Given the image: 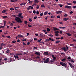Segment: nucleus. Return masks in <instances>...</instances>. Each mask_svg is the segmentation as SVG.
<instances>
[{"instance_id": "f257e3e1", "label": "nucleus", "mask_w": 76, "mask_h": 76, "mask_svg": "<svg viewBox=\"0 0 76 76\" xmlns=\"http://www.w3.org/2000/svg\"><path fill=\"white\" fill-rule=\"evenodd\" d=\"M15 20L18 23H22V21L21 20V19L19 17H16L15 18Z\"/></svg>"}, {"instance_id": "f03ea898", "label": "nucleus", "mask_w": 76, "mask_h": 76, "mask_svg": "<svg viewBox=\"0 0 76 76\" xmlns=\"http://www.w3.org/2000/svg\"><path fill=\"white\" fill-rule=\"evenodd\" d=\"M52 57L53 58V62H54L56 60V57L54 55H52Z\"/></svg>"}, {"instance_id": "7ed1b4c3", "label": "nucleus", "mask_w": 76, "mask_h": 76, "mask_svg": "<svg viewBox=\"0 0 76 76\" xmlns=\"http://www.w3.org/2000/svg\"><path fill=\"white\" fill-rule=\"evenodd\" d=\"M50 60V59L48 58H47L46 60L44 61V63H49V61Z\"/></svg>"}, {"instance_id": "20e7f679", "label": "nucleus", "mask_w": 76, "mask_h": 76, "mask_svg": "<svg viewBox=\"0 0 76 76\" xmlns=\"http://www.w3.org/2000/svg\"><path fill=\"white\" fill-rule=\"evenodd\" d=\"M60 64L61 66H64V67H66V64L64 63L61 62H60Z\"/></svg>"}, {"instance_id": "39448f33", "label": "nucleus", "mask_w": 76, "mask_h": 76, "mask_svg": "<svg viewBox=\"0 0 76 76\" xmlns=\"http://www.w3.org/2000/svg\"><path fill=\"white\" fill-rule=\"evenodd\" d=\"M35 54H36V55H37V56H40V53L38 52H36L35 53Z\"/></svg>"}, {"instance_id": "423d86ee", "label": "nucleus", "mask_w": 76, "mask_h": 76, "mask_svg": "<svg viewBox=\"0 0 76 76\" xmlns=\"http://www.w3.org/2000/svg\"><path fill=\"white\" fill-rule=\"evenodd\" d=\"M62 12V11H58L56 12V14H61Z\"/></svg>"}, {"instance_id": "0eeeda50", "label": "nucleus", "mask_w": 76, "mask_h": 76, "mask_svg": "<svg viewBox=\"0 0 76 76\" xmlns=\"http://www.w3.org/2000/svg\"><path fill=\"white\" fill-rule=\"evenodd\" d=\"M68 64L71 68H73V67H74V66H73L71 63L68 62Z\"/></svg>"}, {"instance_id": "6e6552de", "label": "nucleus", "mask_w": 76, "mask_h": 76, "mask_svg": "<svg viewBox=\"0 0 76 76\" xmlns=\"http://www.w3.org/2000/svg\"><path fill=\"white\" fill-rule=\"evenodd\" d=\"M65 8H67V9H71L72 7H71V6L66 5L65 7Z\"/></svg>"}, {"instance_id": "1a4fd4ad", "label": "nucleus", "mask_w": 76, "mask_h": 76, "mask_svg": "<svg viewBox=\"0 0 76 76\" xmlns=\"http://www.w3.org/2000/svg\"><path fill=\"white\" fill-rule=\"evenodd\" d=\"M62 49L65 52L67 50V49L66 47L62 48Z\"/></svg>"}, {"instance_id": "9d476101", "label": "nucleus", "mask_w": 76, "mask_h": 76, "mask_svg": "<svg viewBox=\"0 0 76 76\" xmlns=\"http://www.w3.org/2000/svg\"><path fill=\"white\" fill-rule=\"evenodd\" d=\"M69 19L68 18H64L63 19L64 21H67V20H69Z\"/></svg>"}, {"instance_id": "9b49d317", "label": "nucleus", "mask_w": 76, "mask_h": 76, "mask_svg": "<svg viewBox=\"0 0 76 76\" xmlns=\"http://www.w3.org/2000/svg\"><path fill=\"white\" fill-rule=\"evenodd\" d=\"M18 38H21L22 37H23V36L21 34H19L18 35Z\"/></svg>"}, {"instance_id": "f8f14e48", "label": "nucleus", "mask_w": 76, "mask_h": 76, "mask_svg": "<svg viewBox=\"0 0 76 76\" xmlns=\"http://www.w3.org/2000/svg\"><path fill=\"white\" fill-rule=\"evenodd\" d=\"M53 59H51V60H50V61L49 62V64H53Z\"/></svg>"}, {"instance_id": "ddd939ff", "label": "nucleus", "mask_w": 76, "mask_h": 76, "mask_svg": "<svg viewBox=\"0 0 76 76\" xmlns=\"http://www.w3.org/2000/svg\"><path fill=\"white\" fill-rule=\"evenodd\" d=\"M22 15V12H20L18 15V17H21Z\"/></svg>"}, {"instance_id": "4468645a", "label": "nucleus", "mask_w": 76, "mask_h": 76, "mask_svg": "<svg viewBox=\"0 0 76 76\" xmlns=\"http://www.w3.org/2000/svg\"><path fill=\"white\" fill-rule=\"evenodd\" d=\"M44 54L46 56H47L48 54V53L47 52H45L44 53Z\"/></svg>"}, {"instance_id": "2eb2a0df", "label": "nucleus", "mask_w": 76, "mask_h": 76, "mask_svg": "<svg viewBox=\"0 0 76 76\" xmlns=\"http://www.w3.org/2000/svg\"><path fill=\"white\" fill-rule=\"evenodd\" d=\"M22 54H23L22 53H17L16 54L15 56H21Z\"/></svg>"}, {"instance_id": "dca6fc26", "label": "nucleus", "mask_w": 76, "mask_h": 76, "mask_svg": "<svg viewBox=\"0 0 76 76\" xmlns=\"http://www.w3.org/2000/svg\"><path fill=\"white\" fill-rule=\"evenodd\" d=\"M40 37H41V38H43L44 37H45V36L43 35L42 34H41L39 35Z\"/></svg>"}, {"instance_id": "f3484780", "label": "nucleus", "mask_w": 76, "mask_h": 76, "mask_svg": "<svg viewBox=\"0 0 76 76\" xmlns=\"http://www.w3.org/2000/svg\"><path fill=\"white\" fill-rule=\"evenodd\" d=\"M14 57L15 58H17L18 60H19V56H14Z\"/></svg>"}, {"instance_id": "a211bd4d", "label": "nucleus", "mask_w": 76, "mask_h": 76, "mask_svg": "<svg viewBox=\"0 0 76 76\" xmlns=\"http://www.w3.org/2000/svg\"><path fill=\"white\" fill-rule=\"evenodd\" d=\"M20 4V5H21V6H23V5H25L26 4V3H23L21 4Z\"/></svg>"}, {"instance_id": "6ab92c4d", "label": "nucleus", "mask_w": 76, "mask_h": 76, "mask_svg": "<svg viewBox=\"0 0 76 76\" xmlns=\"http://www.w3.org/2000/svg\"><path fill=\"white\" fill-rule=\"evenodd\" d=\"M59 29L58 28H53V30L54 31H57V30H58Z\"/></svg>"}, {"instance_id": "aec40b11", "label": "nucleus", "mask_w": 76, "mask_h": 76, "mask_svg": "<svg viewBox=\"0 0 76 76\" xmlns=\"http://www.w3.org/2000/svg\"><path fill=\"white\" fill-rule=\"evenodd\" d=\"M31 6H29L28 7V8H27V10H28L31 9Z\"/></svg>"}, {"instance_id": "412c9836", "label": "nucleus", "mask_w": 76, "mask_h": 76, "mask_svg": "<svg viewBox=\"0 0 76 76\" xmlns=\"http://www.w3.org/2000/svg\"><path fill=\"white\" fill-rule=\"evenodd\" d=\"M48 13V11L45 12V13H44V15L45 16V15H47Z\"/></svg>"}, {"instance_id": "4be33fe9", "label": "nucleus", "mask_w": 76, "mask_h": 76, "mask_svg": "<svg viewBox=\"0 0 76 76\" xmlns=\"http://www.w3.org/2000/svg\"><path fill=\"white\" fill-rule=\"evenodd\" d=\"M7 53H10V50L9 49H7L6 51Z\"/></svg>"}, {"instance_id": "5701e85b", "label": "nucleus", "mask_w": 76, "mask_h": 76, "mask_svg": "<svg viewBox=\"0 0 76 76\" xmlns=\"http://www.w3.org/2000/svg\"><path fill=\"white\" fill-rule=\"evenodd\" d=\"M13 58H10V62H11V61H13Z\"/></svg>"}, {"instance_id": "b1692460", "label": "nucleus", "mask_w": 76, "mask_h": 76, "mask_svg": "<svg viewBox=\"0 0 76 76\" xmlns=\"http://www.w3.org/2000/svg\"><path fill=\"white\" fill-rule=\"evenodd\" d=\"M11 2H15V1H17V0H11Z\"/></svg>"}, {"instance_id": "393cba45", "label": "nucleus", "mask_w": 76, "mask_h": 76, "mask_svg": "<svg viewBox=\"0 0 76 76\" xmlns=\"http://www.w3.org/2000/svg\"><path fill=\"white\" fill-rule=\"evenodd\" d=\"M6 12H7L6 10H4L2 11V13H4Z\"/></svg>"}, {"instance_id": "a878e982", "label": "nucleus", "mask_w": 76, "mask_h": 76, "mask_svg": "<svg viewBox=\"0 0 76 76\" xmlns=\"http://www.w3.org/2000/svg\"><path fill=\"white\" fill-rule=\"evenodd\" d=\"M55 34H59V31H56L55 32Z\"/></svg>"}, {"instance_id": "bb28decb", "label": "nucleus", "mask_w": 76, "mask_h": 76, "mask_svg": "<svg viewBox=\"0 0 76 76\" xmlns=\"http://www.w3.org/2000/svg\"><path fill=\"white\" fill-rule=\"evenodd\" d=\"M67 4L68 5H69V6H71V5H72V3H67Z\"/></svg>"}, {"instance_id": "cd10ccee", "label": "nucleus", "mask_w": 76, "mask_h": 76, "mask_svg": "<svg viewBox=\"0 0 76 76\" xmlns=\"http://www.w3.org/2000/svg\"><path fill=\"white\" fill-rule=\"evenodd\" d=\"M1 46H6V45L5 44H4L3 43H2L1 44Z\"/></svg>"}, {"instance_id": "c85d7f7f", "label": "nucleus", "mask_w": 76, "mask_h": 76, "mask_svg": "<svg viewBox=\"0 0 76 76\" xmlns=\"http://www.w3.org/2000/svg\"><path fill=\"white\" fill-rule=\"evenodd\" d=\"M69 61H71V62H72V63H75V61H73V60H72V59H71L69 60Z\"/></svg>"}, {"instance_id": "c756f323", "label": "nucleus", "mask_w": 76, "mask_h": 76, "mask_svg": "<svg viewBox=\"0 0 76 76\" xmlns=\"http://www.w3.org/2000/svg\"><path fill=\"white\" fill-rule=\"evenodd\" d=\"M66 34L68 36H71V34L70 33H66Z\"/></svg>"}, {"instance_id": "7c9ffc66", "label": "nucleus", "mask_w": 76, "mask_h": 76, "mask_svg": "<svg viewBox=\"0 0 76 76\" xmlns=\"http://www.w3.org/2000/svg\"><path fill=\"white\" fill-rule=\"evenodd\" d=\"M66 60V59L65 58H64L63 59H62V61H63V62L65 61Z\"/></svg>"}, {"instance_id": "2f4dec72", "label": "nucleus", "mask_w": 76, "mask_h": 76, "mask_svg": "<svg viewBox=\"0 0 76 76\" xmlns=\"http://www.w3.org/2000/svg\"><path fill=\"white\" fill-rule=\"evenodd\" d=\"M2 17L3 18H7V16H2Z\"/></svg>"}, {"instance_id": "473e14b6", "label": "nucleus", "mask_w": 76, "mask_h": 76, "mask_svg": "<svg viewBox=\"0 0 76 76\" xmlns=\"http://www.w3.org/2000/svg\"><path fill=\"white\" fill-rule=\"evenodd\" d=\"M47 31L48 32H50V29L49 28H47Z\"/></svg>"}, {"instance_id": "72a5a7b5", "label": "nucleus", "mask_w": 76, "mask_h": 76, "mask_svg": "<svg viewBox=\"0 0 76 76\" xmlns=\"http://www.w3.org/2000/svg\"><path fill=\"white\" fill-rule=\"evenodd\" d=\"M29 22H32V18H29Z\"/></svg>"}, {"instance_id": "f704fd0d", "label": "nucleus", "mask_w": 76, "mask_h": 76, "mask_svg": "<svg viewBox=\"0 0 76 76\" xmlns=\"http://www.w3.org/2000/svg\"><path fill=\"white\" fill-rule=\"evenodd\" d=\"M34 3H38L39 2V1H38V0H35Z\"/></svg>"}, {"instance_id": "c9c22d12", "label": "nucleus", "mask_w": 76, "mask_h": 76, "mask_svg": "<svg viewBox=\"0 0 76 76\" xmlns=\"http://www.w3.org/2000/svg\"><path fill=\"white\" fill-rule=\"evenodd\" d=\"M41 7H45L44 6V4L42 5Z\"/></svg>"}, {"instance_id": "e433bc0d", "label": "nucleus", "mask_w": 76, "mask_h": 76, "mask_svg": "<svg viewBox=\"0 0 76 76\" xmlns=\"http://www.w3.org/2000/svg\"><path fill=\"white\" fill-rule=\"evenodd\" d=\"M60 42V41H59V40L57 41L56 42V44H57V43H59V42Z\"/></svg>"}, {"instance_id": "4c0bfd02", "label": "nucleus", "mask_w": 76, "mask_h": 76, "mask_svg": "<svg viewBox=\"0 0 76 76\" xmlns=\"http://www.w3.org/2000/svg\"><path fill=\"white\" fill-rule=\"evenodd\" d=\"M33 13H34V14H35V13H36V11H35V10H34L33 11Z\"/></svg>"}, {"instance_id": "58836bf2", "label": "nucleus", "mask_w": 76, "mask_h": 76, "mask_svg": "<svg viewBox=\"0 0 76 76\" xmlns=\"http://www.w3.org/2000/svg\"><path fill=\"white\" fill-rule=\"evenodd\" d=\"M39 5H37L36 7V8L37 9H39Z\"/></svg>"}, {"instance_id": "ea45409f", "label": "nucleus", "mask_w": 76, "mask_h": 76, "mask_svg": "<svg viewBox=\"0 0 76 76\" xmlns=\"http://www.w3.org/2000/svg\"><path fill=\"white\" fill-rule=\"evenodd\" d=\"M22 41H23V42L24 41H26V39H22Z\"/></svg>"}, {"instance_id": "a19ab883", "label": "nucleus", "mask_w": 76, "mask_h": 76, "mask_svg": "<svg viewBox=\"0 0 76 76\" xmlns=\"http://www.w3.org/2000/svg\"><path fill=\"white\" fill-rule=\"evenodd\" d=\"M34 41H37L38 39H37L35 37L34 38Z\"/></svg>"}, {"instance_id": "79ce46f5", "label": "nucleus", "mask_w": 76, "mask_h": 76, "mask_svg": "<svg viewBox=\"0 0 76 76\" xmlns=\"http://www.w3.org/2000/svg\"><path fill=\"white\" fill-rule=\"evenodd\" d=\"M37 47H35L33 48V50H37Z\"/></svg>"}, {"instance_id": "37998d69", "label": "nucleus", "mask_w": 76, "mask_h": 76, "mask_svg": "<svg viewBox=\"0 0 76 76\" xmlns=\"http://www.w3.org/2000/svg\"><path fill=\"white\" fill-rule=\"evenodd\" d=\"M44 15V14L43 13H41L40 14V15L41 16H42V15Z\"/></svg>"}, {"instance_id": "c03bdc74", "label": "nucleus", "mask_w": 76, "mask_h": 76, "mask_svg": "<svg viewBox=\"0 0 76 76\" xmlns=\"http://www.w3.org/2000/svg\"><path fill=\"white\" fill-rule=\"evenodd\" d=\"M73 3H74V4H76V1H73Z\"/></svg>"}, {"instance_id": "a18cd8bd", "label": "nucleus", "mask_w": 76, "mask_h": 76, "mask_svg": "<svg viewBox=\"0 0 76 76\" xmlns=\"http://www.w3.org/2000/svg\"><path fill=\"white\" fill-rule=\"evenodd\" d=\"M39 12L38 11H37L36 14V15H38L39 14Z\"/></svg>"}, {"instance_id": "49530a36", "label": "nucleus", "mask_w": 76, "mask_h": 76, "mask_svg": "<svg viewBox=\"0 0 76 76\" xmlns=\"http://www.w3.org/2000/svg\"><path fill=\"white\" fill-rule=\"evenodd\" d=\"M4 28V26H1L0 27V28Z\"/></svg>"}, {"instance_id": "de8ad7c7", "label": "nucleus", "mask_w": 76, "mask_h": 76, "mask_svg": "<svg viewBox=\"0 0 76 76\" xmlns=\"http://www.w3.org/2000/svg\"><path fill=\"white\" fill-rule=\"evenodd\" d=\"M12 16L14 17H16V16H18V15H12Z\"/></svg>"}, {"instance_id": "09e8293b", "label": "nucleus", "mask_w": 76, "mask_h": 76, "mask_svg": "<svg viewBox=\"0 0 76 76\" xmlns=\"http://www.w3.org/2000/svg\"><path fill=\"white\" fill-rule=\"evenodd\" d=\"M49 37H53V35L52 34H49Z\"/></svg>"}, {"instance_id": "8fccbe9b", "label": "nucleus", "mask_w": 76, "mask_h": 76, "mask_svg": "<svg viewBox=\"0 0 76 76\" xmlns=\"http://www.w3.org/2000/svg\"><path fill=\"white\" fill-rule=\"evenodd\" d=\"M67 59L68 60H70V59H71V58H70V57H68V58H67Z\"/></svg>"}, {"instance_id": "3c124183", "label": "nucleus", "mask_w": 76, "mask_h": 76, "mask_svg": "<svg viewBox=\"0 0 76 76\" xmlns=\"http://www.w3.org/2000/svg\"><path fill=\"white\" fill-rule=\"evenodd\" d=\"M24 22L25 24H27V23H28V22L27 21H25Z\"/></svg>"}, {"instance_id": "603ef678", "label": "nucleus", "mask_w": 76, "mask_h": 76, "mask_svg": "<svg viewBox=\"0 0 76 76\" xmlns=\"http://www.w3.org/2000/svg\"><path fill=\"white\" fill-rule=\"evenodd\" d=\"M54 17H55V16H54V15H52V16H51L50 18H54Z\"/></svg>"}, {"instance_id": "864d4df0", "label": "nucleus", "mask_w": 76, "mask_h": 76, "mask_svg": "<svg viewBox=\"0 0 76 76\" xmlns=\"http://www.w3.org/2000/svg\"><path fill=\"white\" fill-rule=\"evenodd\" d=\"M6 37L7 38H9V39L10 38H11V37L10 36H6Z\"/></svg>"}, {"instance_id": "5fc2aeb1", "label": "nucleus", "mask_w": 76, "mask_h": 76, "mask_svg": "<svg viewBox=\"0 0 76 76\" xmlns=\"http://www.w3.org/2000/svg\"><path fill=\"white\" fill-rule=\"evenodd\" d=\"M59 6L60 7H63V5L60 4H59Z\"/></svg>"}, {"instance_id": "6e6d98bb", "label": "nucleus", "mask_w": 76, "mask_h": 76, "mask_svg": "<svg viewBox=\"0 0 76 76\" xmlns=\"http://www.w3.org/2000/svg\"><path fill=\"white\" fill-rule=\"evenodd\" d=\"M46 41H50V40L48 39H47L45 40Z\"/></svg>"}, {"instance_id": "4d7b16f0", "label": "nucleus", "mask_w": 76, "mask_h": 76, "mask_svg": "<svg viewBox=\"0 0 76 76\" xmlns=\"http://www.w3.org/2000/svg\"><path fill=\"white\" fill-rule=\"evenodd\" d=\"M12 43H15L16 42V41H12Z\"/></svg>"}, {"instance_id": "13d9d810", "label": "nucleus", "mask_w": 76, "mask_h": 76, "mask_svg": "<svg viewBox=\"0 0 76 76\" xmlns=\"http://www.w3.org/2000/svg\"><path fill=\"white\" fill-rule=\"evenodd\" d=\"M28 27H32V26L31 25H30L29 24H28Z\"/></svg>"}, {"instance_id": "bf43d9fd", "label": "nucleus", "mask_w": 76, "mask_h": 76, "mask_svg": "<svg viewBox=\"0 0 76 76\" xmlns=\"http://www.w3.org/2000/svg\"><path fill=\"white\" fill-rule=\"evenodd\" d=\"M40 58V57H39L38 56L36 57V58H37V59L39 58Z\"/></svg>"}, {"instance_id": "052dcab7", "label": "nucleus", "mask_w": 76, "mask_h": 76, "mask_svg": "<svg viewBox=\"0 0 76 76\" xmlns=\"http://www.w3.org/2000/svg\"><path fill=\"white\" fill-rule=\"evenodd\" d=\"M73 8H74V9H76V6H74L73 7Z\"/></svg>"}, {"instance_id": "680f3d73", "label": "nucleus", "mask_w": 76, "mask_h": 76, "mask_svg": "<svg viewBox=\"0 0 76 76\" xmlns=\"http://www.w3.org/2000/svg\"><path fill=\"white\" fill-rule=\"evenodd\" d=\"M10 10H14V9H13V8H11L10 9Z\"/></svg>"}, {"instance_id": "e2e57ef3", "label": "nucleus", "mask_w": 76, "mask_h": 76, "mask_svg": "<svg viewBox=\"0 0 76 76\" xmlns=\"http://www.w3.org/2000/svg\"><path fill=\"white\" fill-rule=\"evenodd\" d=\"M63 32V31H60L59 32L60 34H61Z\"/></svg>"}, {"instance_id": "0e129e2a", "label": "nucleus", "mask_w": 76, "mask_h": 76, "mask_svg": "<svg viewBox=\"0 0 76 76\" xmlns=\"http://www.w3.org/2000/svg\"><path fill=\"white\" fill-rule=\"evenodd\" d=\"M73 25H75V26H76V23H73Z\"/></svg>"}, {"instance_id": "69168bd1", "label": "nucleus", "mask_w": 76, "mask_h": 76, "mask_svg": "<svg viewBox=\"0 0 76 76\" xmlns=\"http://www.w3.org/2000/svg\"><path fill=\"white\" fill-rule=\"evenodd\" d=\"M56 39H60V37H57L56 38Z\"/></svg>"}, {"instance_id": "338daca9", "label": "nucleus", "mask_w": 76, "mask_h": 76, "mask_svg": "<svg viewBox=\"0 0 76 76\" xmlns=\"http://www.w3.org/2000/svg\"><path fill=\"white\" fill-rule=\"evenodd\" d=\"M57 18H60V15H58V16H57Z\"/></svg>"}, {"instance_id": "774afa93", "label": "nucleus", "mask_w": 76, "mask_h": 76, "mask_svg": "<svg viewBox=\"0 0 76 76\" xmlns=\"http://www.w3.org/2000/svg\"><path fill=\"white\" fill-rule=\"evenodd\" d=\"M37 17H34V19H37Z\"/></svg>"}]
</instances>
